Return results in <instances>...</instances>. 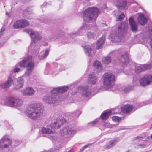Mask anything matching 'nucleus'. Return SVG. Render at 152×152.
Instances as JSON below:
<instances>
[{"label": "nucleus", "instance_id": "nucleus-1", "mask_svg": "<svg viewBox=\"0 0 152 152\" xmlns=\"http://www.w3.org/2000/svg\"><path fill=\"white\" fill-rule=\"evenodd\" d=\"M129 59L127 53H125L124 54L121 56L120 60V64L121 67H123L122 71H124L125 74L127 75L132 74L133 73L132 72L133 71V69L134 68H135V72L137 73H139L144 70L150 69L151 67V65L150 64L144 65L137 64L135 66L134 65L130 66V70L128 72L126 70L124 71V69L125 68L128 69V66L127 65L129 63Z\"/></svg>", "mask_w": 152, "mask_h": 152}, {"label": "nucleus", "instance_id": "nucleus-2", "mask_svg": "<svg viewBox=\"0 0 152 152\" xmlns=\"http://www.w3.org/2000/svg\"><path fill=\"white\" fill-rule=\"evenodd\" d=\"M43 111L42 104H36L29 106L26 112L28 117L33 120H36L42 115Z\"/></svg>", "mask_w": 152, "mask_h": 152}, {"label": "nucleus", "instance_id": "nucleus-3", "mask_svg": "<svg viewBox=\"0 0 152 152\" xmlns=\"http://www.w3.org/2000/svg\"><path fill=\"white\" fill-rule=\"evenodd\" d=\"M99 14V11L97 7H90L84 11L83 18L86 22L92 23L95 21Z\"/></svg>", "mask_w": 152, "mask_h": 152}, {"label": "nucleus", "instance_id": "nucleus-4", "mask_svg": "<svg viewBox=\"0 0 152 152\" xmlns=\"http://www.w3.org/2000/svg\"><path fill=\"white\" fill-rule=\"evenodd\" d=\"M19 66L21 67L26 66L27 71L25 73L26 76H28L32 72L34 67V64L32 61V56H29L26 58L21 62L19 63Z\"/></svg>", "mask_w": 152, "mask_h": 152}, {"label": "nucleus", "instance_id": "nucleus-5", "mask_svg": "<svg viewBox=\"0 0 152 152\" xmlns=\"http://www.w3.org/2000/svg\"><path fill=\"white\" fill-rule=\"evenodd\" d=\"M7 102L6 104L12 107L18 108L21 107L23 104V101L21 99L18 98H15L13 97L10 98L8 99H7Z\"/></svg>", "mask_w": 152, "mask_h": 152}, {"label": "nucleus", "instance_id": "nucleus-6", "mask_svg": "<svg viewBox=\"0 0 152 152\" xmlns=\"http://www.w3.org/2000/svg\"><path fill=\"white\" fill-rule=\"evenodd\" d=\"M23 31L29 34L31 37L34 39L33 42L31 44V46H34L35 45V43L39 41L41 38V36L39 33L29 29H25L23 30Z\"/></svg>", "mask_w": 152, "mask_h": 152}, {"label": "nucleus", "instance_id": "nucleus-7", "mask_svg": "<svg viewBox=\"0 0 152 152\" xmlns=\"http://www.w3.org/2000/svg\"><path fill=\"white\" fill-rule=\"evenodd\" d=\"M76 129L72 127L71 126L64 128L61 129L60 133L61 136L65 138L69 137L76 132Z\"/></svg>", "mask_w": 152, "mask_h": 152}, {"label": "nucleus", "instance_id": "nucleus-8", "mask_svg": "<svg viewBox=\"0 0 152 152\" xmlns=\"http://www.w3.org/2000/svg\"><path fill=\"white\" fill-rule=\"evenodd\" d=\"M114 79V75L112 73L106 72L103 75V84L106 86H110Z\"/></svg>", "mask_w": 152, "mask_h": 152}, {"label": "nucleus", "instance_id": "nucleus-9", "mask_svg": "<svg viewBox=\"0 0 152 152\" xmlns=\"http://www.w3.org/2000/svg\"><path fill=\"white\" fill-rule=\"evenodd\" d=\"M141 36H142V39L145 43H147L148 41L151 39L150 45L152 50V29H149L148 31L144 34H141Z\"/></svg>", "mask_w": 152, "mask_h": 152}, {"label": "nucleus", "instance_id": "nucleus-10", "mask_svg": "<svg viewBox=\"0 0 152 152\" xmlns=\"http://www.w3.org/2000/svg\"><path fill=\"white\" fill-rule=\"evenodd\" d=\"M140 85L142 86L149 85L152 82V75L147 74L141 78L140 80Z\"/></svg>", "mask_w": 152, "mask_h": 152}, {"label": "nucleus", "instance_id": "nucleus-11", "mask_svg": "<svg viewBox=\"0 0 152 152\" xmlns=\"http://www.w3.org/2000/svg\"><path fill=\"white\" fill-rule=\"evenodd\" d=\"M58 96L55 94L48 95L44 96L42 99L43 101L47 104H51L56 102Z\"/></svg>", "mask_w": 152, "mask_h": 152}, {"label": "nucleus", "instance_id": "nucleus-12", "mask_svg": "<svg viewBox=\"0 0 152 152\" xmlns=\"http://www.w3.org/2000/svg\"><path fill=\"white\" fill-rule=\"evenodd\" d=\"M78 91L83 96L87 97L91 94V89L88 86H82L79 88Z\"/></svg>", "mask_w": 152, "mask_h": 152}, {"label": "nucleus", "instance_id": "nucleus-13", "mask_svg": "<svg viewBox=\"0 0 152 152\" xmlns=\"http://www.w3.org/2000/svg\"><path fill=\"white\" fill-rule=\"evenodd\" d=\"M90 28L89 25L87 24L84 23L82 26H81L78 29L77 32L72 33L71 37H72L80 35V33L85 32L86 31L90 29Z\"/></svg>", "mask_w": 152, "mask_h": 152}, {"label": "nucleus", "instance_id": "nucleus-14", "mask_svg": "<svg viewBox=\"0 0 152 152\" xmlns=\"http://www.w3.org/2000/svg\"><path fill=\"white\" fill-rule=\"evenodd\" d=\"M29 25V23L25 20H20L15 22L13 25L15 28H23Z\"/></svg>", "mask_w": 152, "mask_h": 152}, {"label": "nucleus", "instance_id": "nucleus-15", "mask_svg": "<svg viewBox=\"0 0 152 152\" xmlns=\"http://www.w3.org/2000/svg\"><path fill=\"white\" fill-rule=\"evenodd\" d=\"M84 50L88 56H93L95 55V51L94 48L93 46L90 45L86 46L84 47Z\"/></svg>", "mask_w": 152, "mask_h": 152}, {"label": "nucleus", "instance_id": "nucleus-16", "mask_svg": "<svg viewBox=\"0 0 152 152\" xmlns=\"http://www.w3.org/2000/svg\"><path fill=\"white\" fill-rule=\"evenodd\" d=\"M115 4L118 9L124 10L126 7L127 2L125 0H115Z\"/></svg>", "mask_w": 152, "mask_h": 152}, {"label": "nucleus", "instance_id": "nucleus-17", "mask_svg": "<svg viewBox=\"0 0 152 152\" xmlns=\"http://www.w3.org/2000/svg\"><path fill=\"white\" fill-rule=\"evenodd\" d=\"M63 120L62 119H57L53 122H52L50 124V127L52 129H58L60 128L63 124Z\"/></svg>", "mask_w": 152, "mask_h": 152}, {"label": "nucleus", "instance_id": "nucleus-18", "mask_svg": "<svg viewBox=\"0 0 152 152\" xmlns=\"http://www.w3.org/2000/svg\"><path fill=\"white\" fill-rule=\"evenodd\" d=\"M13 83L12 78L11 77H9L5 83H0V87L2 88H7L12 86Z\"/></svg>", "mask_w": 152, "mask_h": 152}, {"label": "nucleus", "instance_id": "nucleus-19", "mask_svg": "<svg viewBox=\"0 0 152 152\" xmlns=\"http://www.w3.org/2000/svg\"><path fill=\"white\" fill-rule=\"evenodd\" d=\"M130 28L133 32H135L137 31L138 25L134 20L133 18L130 17L129 20Z\"/></svg>", "mask_w": 152, "mask_h": 152}, {"label": "nucleus", "instance_id": "nucleus-20", "mask_svg": "<svg viewBox=\"0 0 152 152\" xmlns=\"http://www.w3.org/2000/svg\"><path fill=\"white\" fill-rule=\"evenodd\" d=\"M69 89L67 86L61 87L57 88H54L51 92L52 94H56L58 93H63Z\"/></svg>", "mask_w": 152, "mask_h": 152}, {"label": "nucleus", "instance_id": "nucleus-21", "mask_svg": "<svg viewBox=\"0 0 152 152\" xmlns=\"http://www.w3.org/2000/svg\"><path fill=\"white\" fill-rule=\"evenodd\" d=\"M21 92L24 96H30L34 94V91L31 87H28L25 90H21Z\"/></svg>", "mask_w": 152, "mask_h": 152}, {"label": "nucleus", "instance_id": "nucleus-22", "mask_svg": "<svg viewBox=\"0 0 152 152\" xmlns=\"http://www.w3.org/2000/svg\"><path fill=\"white\" fill-rule=\"evenodd\" d=\"M137 21L139 23L142 25H143L147 22V19L143 14L140 13L138 15Z\"/></svg>", "mask_w": 152, "mask_h": 152}, {"label": "nucleus", "instance_id": "nucleus-23", "mask_svg": "<svg viewBox=\"0 0 152 152\" xmlns=\"http://www.w3.org/2000/svg\"><path fill=\"white\" fill-rule=\"evenodd\" d=\"M121 110L124 113H128L130 112L133 109V106L130 104H125L121 107Z\"/></svg>", "mask_w": 152, "mask_h": 152}, {"label": "nucleus", "instance_id": "nucleus-24", "mask_svg": "<svg viewBox=\"0 0 152 152\" xmlns=\"http://www.w3.org/2000/svg\"><path fill=\"white\" fill-rule=\"evenodd\" d=\"M98 77L96 76L94 73L90 74L88 78V82L89 83L94 84L97 82Z\"/></svg>", "mask_w": 152, "mask_h": 152}, {"label": "nucleus", "instance_id": "nucleus-25", "mask_svg": "<svg viewBox=\"0 0 152 152\" xmlns=\"http://www.w3.org/2000/svg\"><path fill=\"white\" fill-rule=\"evenodd\" d=\"M24 80L22 77H19L15 83L16 86L15 88L18 89L21 88L23 85Z\"/></svg>", "mask_w": 152, "mask_h": 152}, {"label": "nucleus", "instance_id": "nucleus-26", "mask_svg": "<svg viewBox=\"0 0 152 152\" xmlns=\"http://www.w3.org/2000/svg\"><path fill=\"white\" fill-rule=\"evenodd\" d=\"M105 40V38L104 36V35L102 36V37L99 39L96 43L97 49H99L102 47L104 45Z\"/></svg>", "mask_w": 152, "mask_h": 152}, {"label": "nucleus", "instance_id": "nucleus-27", "mask_svg": "<svg viewBox=\"0 0 152 152\" xmlns=\"http://www.w3.org/2000/svg\"><path fill=\"white\" fill-rule=\"evenodd\" d=\"M112 115V112L110 110H106L101 114L100 118L102 120H106L109 117Z\"/></svg>", "mask_w": 152, "mask_h": 152}, {"label": "nucleus", "instance_id": "nucleus-28", "mask_svg": "<svg viewBox=\"0 0 152 152\" xmlns=\"http://www.w3.org/2000/svg\"><path fill=\"white\" fill-rule=\"evenodd\" d=\"M93 66L95 69L97 70L98 72H100L102 70V67L101 63L98 61H95L93 64Z\"/></svg>", "mask_w": 152, "mask_h": 152}, {"label": "nucleus", "instance_id": "nucleus-29", "mask_svg": "<svg viewBox=\"0 0 152 152\" xmlns=\"http://www.w3.org/2000/svg\"><path fill=\"white\" fill-rule=\"evenodd\" d=\"M41 132L43 134H50L54 133V132L50 129L47 127H42L41 129Z\"/></svg>", "mask_w": 152, "mask_h": 152}, {"label": "nucleus", "instance_id": "nucleus-30", "mask_svg": "<svg viewBox=\"0 0 152 152\" xmlns=\"http://www.w3.org/2000/svg\"><path fill=\"white\" fill-rule=\"evenodd\" d=\"M110 54L103 58L102 62L103 63L106 64H108L111 62V59Z\"/></svg>", "mask_w": 152, "mask_h": 152}, {"label": "nucleus", "instance_id": "nucleus-31", "mask_svg": "<svg viewBox=\"0 0 152 152\" xmlns=\"http://www.w3.org/2000/svg\"><path fill=\"white\" fill-rule=\"evenodd\" d=\"M3 139L4 142V144L5 148H7L11 144L12 142L10 139L5 138H3Z\"/></svg>", "mask_w": 152, "mask_h": 152}, {"label": "nucleus", "instance_id": "nucleus-32", "mask_svg": "<svg viewBox=\"0 0 152 152\" xmlns=\"http://www.w3.org/2000/svg\"><path fill=\"white\" fill-rule=\"evenodd\" d=\"M87 38L89 39H94L96 37V35L94 33L88 32L86 34Z\"/></svg>", "mask_w": 152, "mask_h": 152}, {"label": "nucleus", "instance_id": "nucleus-33", "mask_svg": "<svg viewBox=\"0 0 152 152\" xmlns=\"http://www.w3.org/2000/svg\"><path fill=\"white\" fill-rule=\"evenodd\" d=\"M114 143V141L113 140L110 141L104 146V148L108 149L111 148L113 146Z\"/></svg>", "mask_w": 152, "mask_h": 152}, {"label": "nucleus", "instance_id": "nucleus-34", "mask_svg": "<svg viewBox=\"0 0 152 152\" xmlns=\"http://www.w3.org/2000/svg\"><path fill=\"white\" fill-rule=\"evenodd\" d=\"M122 118L118 116H115V126L118 125Z\"/></svg>", "mask_w": 152, "mask_h": 152}, {"label": "nucleus", "instance_id": "nucleus-35", "mask_svg": "<svg viewBox=\"0 0 152 152\" xmlns=\"http://www.w3.org/2000/svg\"><path fill=\"white\" fill-rule=\"evenodd\" d=\"M49 53V50H46L45 52L43 53V54L40 57V59H42L45 58L48 56Z\"/></svg>", "mask_w": 152, "mask_h": 152}, {"label": "nucleus", "instance_id": "nucleus-36", "mask_svg": "<svg viewBox=\"0 0 152 152\" xmlns=\"http://www.w3.org/2000/svg\"><path fill=\"white\" fill-rule=\"evenodd\" d=\"M31 13L32 12L28 9H25L23 11V15L26 16L28 15L29 14H31Z\"/></svg>", "mask_w": 152, "mask_h": 152}, {"label": "nucleus", "instance_id": "nucleus-37", "mask_svg": "<svg viewBox=\"0 0 152 152\" xmlns=\"http://www.w3.org/2000/svg\"><path fill=\"white\" fill-rule=\"evenodd\" d=\"M123 28L124 27H123L122 25H121V26H119L118 27V29L120 31V34L121 36H122L124 34V31L125 30V27L123 29Z\"/></svg>", "mask_w": 152, "mask_h": 152}, {"label": "nucleus", "instance_id": "nucleus-38", "mask_svg": "<svg viewBox=\"0 0 152 152\" xmlns=\"http://www.w3.org/2000/svg\"><path fill=\"white\" fill-rule=\"evenodd\" d=\"M81 113V112L80 110L77 111L72 113V115L73 117H77L79 116Z\"/></svg>", "mask_w": 152, "mask_h": 152}, {"label": "nucleus", "instance_id": "nucleus-39", "mask_svg": "<svg viewBox=\"0 0 152 152\" xmlns=\"http://www.w3.org/2000/svg\"><path fill=\"white\" fill-rule=\"evenodd\" d=\"M98 122V119H96L92 122L88 123V124L91 126H94L96 123Z\"/></svg>", "mask_w": 152, "mask_h": 152}, {"label": "nucleus", "instance_id": "nucleus-40", "mask_svg": "<svg viewBox=\"0 0 152 152\" xmlns=\"http://www.w3.org/2000/svg\"><path fill=\"white\" fill-rule=\"evenodd\" d=\"M4 141L3 139L0 140V148L1 149H4L5 148L4 145Z\"/></svg>", "mask_w": 152, "mask_h": 152}, {"label": "nucleus", "instance_id": "nucleus-41", "mask_svg": "<svg viewBox=\"0 0 152 152\" xmlns=\"http://www.w3.org/2000/svg\"><path fill=\"white\" fill-rule=\"evenodd\" d=\"M5 28L4 27H2L0 31V37L4 34L5 31Z\"/></svg>", "mask_w": 152, "mask_h": 152}, {"label": "nucleus", "instance_id": "nucleus-42", "mask_svg": "<svg viewBox=\"0 0 152 152\" xmlns=\"http://www.w3.org/2000/svg\"><path fill=\"white\" fill-rule=\"evenodd\" d=\"M114 37V34L112 33L109 36L108 39H110L112 42H113V37Z\"/></svg>", "mask_w": 152, "mask_h": 152}, {"label": "nucleus", "instance_id": "nucleus-43", "mask_svg": "<svg viewBox=\"0 0 152 152\" xmlns=\"http://www.w3.org/2000/svg\"><path fill=\"white\" fill-rule=\"evenodd\" d=\"M124 17L125 15L123 14H122L119 16L118 19L120 21H121Z\"/></svg>", "mask_w": 152, "mask_h": 152}, {"label": "nucleus", "instance_id": "nucleus-44", "mask_svg": "<svg viewBox=\"0 0 152 152\" xmlns=\"http://www.w3.org/2000/svg\"><path fill=\"white\" fill-rule=\"evenodd\" d=\"M131 89H133V88L130 87H127L124 89V91L126 92H128L130 91Z\"/></svg>", "mask_w": 152, "mask_h": 152}, {"label": "nucleus", "instance_id": "nucleus-45", "mask_svg": "<svg viewBox=\"0 0 152 152\" xmlns=\"http://www.w3.org/2000/svg\"><path fill=\"white\" fill-rule=\"evenodd\" d=\"M104 126H105L107 127H108V128L112 127L111 125L109 124L108 123H105L104 124Z\"/></svg>", "mask_w": 152, "mask_h": 152}, {"label": "nucleus", "instance_id": "nucleus-46", "mask_svg": "<svg viewBox=\"0 0 152 152\" xmlns=\"http://www.w3.org/2000/svg\"><path fill=\"white\" fill-rule=\"evenodd\" d=\"M20 70V69L19 68H15L13 70V72L14 73L18 72Z\"/></svg>", "mask_w": 152, "mask_h": 152}, {"label": "nucleus", "instance_id": "nucleus-47", "mask_svg": "<svg viewBox=\"0 0 152 152\" xmlns=\"http://www.w3.org/2000/svg\"><path fill=\"white\" fill-rule=\"evenodd\" d=\"M87 146H87V145H86L84 146H83V148L81 149H80V152H82L85 149V148H86L87 147Z\"/></svg>", "mask_w": 152, "mask_h": 152}, {"label": "nucleus", "instance_id": "nucleus-48", "mask_svg": "<svg viewBox=\"0 0 152 152\" xmlns=\"http://www.w3.org/2000/svg\"><path fill=\"white\" fill-rule=\"evenodd\" d=\"M139 146L140 148H144L145 146V145L144 144H143L140 145Z\"/></svg>", "mask_w": 152, "mask_h": 152}, {"label": "nucleus", "instance_id": "nucleus-49", "mask_svg": "<svg viewBox=\"0 0 152 152\" xmlns=\"http://www.w3.org/2000/svg\"><path fill=\"white\" fill-rule=\"evenodd\" d=\"M102 26L103 27H106L107 26V25L106 24L102 23Z\"/></svg>", "mask_w": 152, "mask_h": 152}, {"label": "nucleus", "instance_id": "nucleus-50", "mask_svg": "<svg viewBox=\"0 0 152 152\" xmlns=\"http://www.w3.org/2000/svg\"><path fill=\"white\" fill-rule=\"evenodd\" d=\"M67 152H74V151L73 149H71L69 151H68Z\"/></svg>", "mask_w": 152, "mask_h": 152}, {"label": "nucleus", "instance_id": "nucleus-51", "mask_svg": "<svg viewBox=\"0 0 152 152\" xmlns=\"http://www.w3.org/2000/svg\"><path fill=\"white\" fill-rule=\"evenodd\" d=\"M17 142V144H15V146H16L17 145H19V142L18 141H15V142Z\"/></svg>", "mask_w": 152, "mask_h": 152}, {"label": "nucleus", "instance_id": "nucleus-52", "mask_svg": "<svg viewBox=\"0 0 152 152\" xmlns=\"http://www.w3.org/2000/svg\"><path fill=\"white\" fill-rule=\"evenodd\" d=\"M136 139H138L139 138H142V137H139V136H137V137H135Z\"/></svg>", "mask_w": 152, "mask_h": 152}, {"label": "nucleus", "instance_id": "nucleus-53", "mask_svg": "<svg viewBox=\"0 0 152 152\" xmlns=\"http://www.w3.org/2000/svg\"><path fill=\"white\" fill-rule=\"evenodd\" d=\"M114 116H113L112 118V119L113 121H114Z\"/></svg>", "mask_w": 152, "mask_h": 152}, {"label": "nucleus", "instance_id": "nucleus-54", "mask_svg": "<svg viewBox=\"0 0 152 152\" xmlns=\"http://www.w3.org/2000/svg\"><path fill=\"white\" fill-rule=\"evenodd\" d=\"M117 109H118V108H115V111Z\"/></svg>", "mask_w": 152, "mask_h": 152}, {"label": "nucleus", "instance_id": "nucleus-55", "mask_svg": "<svg viewBox=\"0 0 152 152\" xmlns=\"http://www.w3.org/2000/svg\"><path fill=\"white\" fill-rule=\"evenodd\" d=\"M125 152H130V151L129 150H128V151H126Z\"/></svg>", "mask_w": 152, "mask_h": 152}, {"label": "nucleus", "instance_id": "nucleus-56", "mask_svg": "<svg viewBox=\"0 0 152 152\" xmlns=\"http://www.w3.org/2000/svg\"><path fill=\"white\" fill-rule=\"evenodd\" d=\"M151 137L152 139V134L151 135Z\"/></svg>", "mask_w": 152, "mask_h": 152}, {"label": "nucleus", "instance_id": "nucleus-57", "mask_svg": "<svg viewBox=\"0 0 152 152\" xmlns=\"http://www.w3.org/2000/svg\"><path fill=\"white\" fill-rule=\"evenodd\" d=\"M151 128H152V125H151V127H150V129H151Z\"/></svg>", "mask_w": 152, "mask_h": 152}, {"label": "nucleus", "instance_id": "nucleus-58", "mask_svg": "<svg viewBox=\"0 0 152 152\" xmlns=\"http://www.w3.org/2000/svg\"><path fill=\"white\" fill-rule=\"evenodd\" d=\"M64 152H67V151H65Z\"/></svg>", "mask_w": 152, "mask_h": 152}, {"label": "nucleus", "instance_id": "nucleus-59", "mask_svg": "<svg viewBox=\"0 0 152 152\" xmlns=\"http://www.w3.org/2000/svg\"><path fill=\"white\" fill-rule=\"evenodd\" d=\"M115 113H118L116 112Z\"/></svg>", "mask_w": 152, "mask_h": 152}]
</instances>
